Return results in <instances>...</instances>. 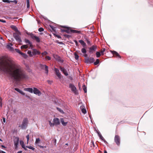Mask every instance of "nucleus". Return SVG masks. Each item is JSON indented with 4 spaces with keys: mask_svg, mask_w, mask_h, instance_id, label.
Here are the masks:
<instances>
[{
    "mask_svg": "<svg viewBox=\"0 0 153 153\" xmlns=\"http://www.w3.org/2000/svg\"><path fill=\"white\" fill-rule=\"evenodd\" d=\"M101 55V54L100 52H96V55L97 57H99Z\"/></svg>",
    "mask_w": 153,
    "mask_h": 153,
    "instance_id": "obj_24",
    "label": "nucleus"
},
{
    "mask_svg": "<svg viewBox=\"0 0 153 153\" xmlns=\"http://www.w3.org/2000/svg\"><path fill=\"white\" fill-rule=\"evenodd\" d=\"M0 141H2L0 139Z\"/></svg>",
    "mask_w": 153,
    "mask_h": 153,
    "instance_id": "obj_53",
    "label": "nucleus"
},
{
    "mask_svg": "<svg viewBox=\"0 0 153 153\" xmlns=\"http://www.w3.org/2000/svg\"><path fill=\"white\" fill-rule=\"evenodd\" d=\"M60 70L62 71L64 74L65 76H67L68 74L66 71L62 67H60Z\"/></svg>",
    "mask_w": 153,
    "mask_h": 153,
    "instance_id": "obj_8",
    "label": "nucleus"
},
{
    "mask_svg": "<svg viewBox=\"0 0 153 153\" xmlns=\"http://www.w3.org/2000/svg\"><path fill=\"white\" fill-rule=\"evenodd\" d=\"M51 127H52L54 125H58L60 124V120L57 117H55L53 119V123L51 120L48 121Z\"/></svg>",
    "mask_w": 153,
    "mask_h": 153,
    "instance_id": "obj_2",
    "label": "nucleus"
},
{
    "mask_svg": "<svg viewBox=\"0 0 153 153\" xmlns=\"http://www.w3.org/2000/svg\"><path fill=\"white\" fill-rule=\"evenodd\" d=\"M0 71L9 74L16 79L25 77L19 67L15 64L12 59L8 57L5 58L0 61Z\"/></svg>",
    "mask_w": 153,
    "mask_h": 153,
    "instance_id": "obj_1",
    "label": "nucleus"
},
{
    "mask_svg": "<svg viewBox=\"0 0 153 153\" xmlns=\"http://www.w3.org/2000/svg\"><path fill=\"white\" fill-rule=\"evenodd\" d=\"M104 153H107V152H106V151H105H105H104Z\"/></svg>",
    "mask_w": 153,
    "mask_h": 153,
    "instance_id": "obj_49",
    "label": "nucleus"
},
{
    "mask_svg": "<svg viewBox=\"0 0 153 153\" xmlns=\"http://www.w3.org/2000/svg\"><path fill=\"white\" fill-rule=\"evenodd\" d=\"M45 59L46 60H50L51 59V58L49 56H46L45 57Z\"/></svg>",
    "mask_w": 153,
    "mask_h": 153,
    "instance_id": "obj_38",
    "label": "nucleus"
},
{
    "mask_svg": "<svg viewBox=\"0 0 153 153\" xmlns=\"http://www.w3.org/2000/svg\"><path fill=\"white\" fill-rule=\"evenodd\" d=\"M29 47H30V45H24L21 46V48L22 49H26L27 48Z\"/></svg>",
    "mask_w": 153,
    "mask_h": 153,
    "instance_id": "obj_13",
    "label": "nucleus"
},
{
    "mask_svg": "<svg viewBox=\"0 0 153 153\" xmlns=\"http://www.w3.org/2000/svg\"><path fill=\"white\" fill-rule=\"evenodd\" d=\"M2 1L4 2H6L7 3H10V2H13L11 1H9V0H2Z\"/></svg>",
    "mask_w": 153,
    "mask_h": 153,
    "instance_id": "obj_25",
    "label": "nucleus"
},
{
    "mask_svg": "<svg viewBox=\"0 0 153 153\" xmlns=\"http://www.w3.org/2000/svg\"><path fill=\"white\" fill-rule=\"evenodd\" d=\"M79 42L83 47L85 46L86 44L82 40H80L79 41Z\"/></svg>",
    "mask_w": 153,
    "mask_h": 153,
    "instance_id": "obj_17",
    "label": "nucleus"
},
{
    "mask_svg": "<svg viewBox=\"0 0 153 153\" xmlns=\"http://www.w3.org/2000/svg\"><path fill=\"white\" fill-rule=\"evenodd\" d=\"M57 109L59 112H60L62 114H64V111H63L60 108H57Z\"/></svg>",
    "mask_w": 153,
    "mask_h": 153,
    "instance_id": "obj_21",
    "label": "nucleus"
},
{
    "mask_svg": "<svg viewBox=\"0 0 153 153\" xmlns=\"http://www.w3.org/2000/svg\"><path fill=\"white\" fill-rule=\"evenodd\" d=\"M15 90L18 92H19L22 95H25V93H24L23 92H22V91H21L18 88H15Z\"/></svg>",
    "mask_w": 153,
    "mask_h": 153,
    "instance_id": "obj_16",
    "label": "nucleus"
},
{
    "mask_svg": "<svg viewBox=\"0 0 153 153\" xmlns=\"http://www.w3.org/2000/svg\"><path fill=\"white\" fill-rule=\"evenodd\" d=\"M80 108L81 109L82 113L84 114H85L86 113V111L85 109L84 108V107L83 106H81L80 107Z\"/></svg>",
    "mask_w": 153,
    "mask_h": 153,
    "instance_id": "obj_14",
    "label": "nucleus"
},
{
    "mask_svg": "<svg viewBox=\"0 0 153 153\" xmlns=\"http://www.w3.org/2000/svg\"><path fill=\"white\" fill-rule=\"evenodd\" d=\"M22 151H19V152H18L17 153H22Z\"/></svg>",
    "mask_w": 153,
    "mask_h": 153,
    "instance_id": "obj_47",
    "label": "nucleus"
},
{
    "mask_svg": "<svg viewBox=\"0 0 153 153\" xmlns=\"http://www.w3.org/2000/svg\"><path fill=\"white\" fill-rule=\"evenodd\" d=\"M75 58L76 59H77L78 58L79 56L76 53H74Z\"/></svg>",
    "mask_w": 153,
    "mask_h": 153,
    "instance_id": "obj_32",
    "label": "nucleus"
},
{
    "mask_svg": "<svg viewBox=\"0 0 153 153\" xmlns=\"http://www.w3.org/2000/svg\"><path fill=\"white\" fill-rule=\"evenodd\" d=\"M42 68H45V72L46 73H48V67L46 66V65H43L42 66Z\"/></svg>",
    "mask_w": 153,
    "mask_h": 153,
    "instance_id": "obj_19",
    "label": "nucleus"
},
{
    "mask_svg": "<svg viewBox=\"0 0 153 153\" xmlns=\"http://www.w3.org/2000/svg\"><path fill=\"white\" fill-rule=\"evenodd\" d=\"M112 53L114 56H117L120 57V56L119 54L116 51H112Z\"/></svg>",
    "mask_w": 153,
    "mask_h": 153,
    "instance_id": "obj_15",
    "label": "nucleus"
},
{
    "mask_svg": "<svg viewBox=\"0 0 153 153\" xmlns=\"http://www.w3.org/2000/svg\"><path fill=\"white\" fill-rule=\"evenodd\" d=\"M99 63V60L98 59H97L96 61L94 62V64L95 65H97Z\"/></svg>",
    "mask_w": 153,
    "mask_h": 153,
    "instance_id": "obj_29",
    "label": "nucleus"
},
{
    "mask_svg": "<svg viewBox=\"0 0 153 153\" xmlns=\"http://www.w3.org/2000/svg\"><path fill=\"white\" fill-rule=\"evenodd\" d=\"M23 123L25 124V125H26V124H27L26 123H24V122Z\"/></svg>",
    "mask_w": 153,
    "mask_h": 153,
    "instance_id": "obj_51",
    "label": "nucleus"
},
{
    "mask_svg": "<svg viewBox=\"0 0 153 153\" xmlns=\"http://www.w3.org/2000/svg\"><path fill=\"white\" fill-rule=\"evenodd\" d=\"M11 27L12 29L15 30V31H17V29L15 26L12 25L11 26Z\"/></svg>",
    "mask_w": 153,
    "mask_h": 153,
    "instance_id": "obj_23",
    "label": "nucleus"
},
{
    "mask_svg": "<svg viewBox=\"0 0 153 153\" xmlns=\"http://www.w3.org/2000/svg\"><path fill=\"white\" fill-rule=\"evenodd\" d=\"M24 90L25 91H28L31 93H32L33 91V89L30 88H24Z\"/></svg>",
    "mask_w": 153,
    "mask_h": 153,
    "instance_id": "obj_9",
    "label": "nucleus"
},
{
    "mask_svg": "<svg viewBox=\"0 0 153 153\" xmlns=\"http://www.w3.org/2000/svg\"><path fill=\"white\" fill-rule=\"evenodd\" d=\"M21 55L24 58H26L27 57V56L26 55L22 53H21Z\"/></svg>",
    "mask_w": 153,
    "mask_h": 153,
    "instance_id": "obj_27",
    "label": "nucleus"
},
{
    "mask_svg": "<svg viewBox=\"0 0 153 153\" xmlns=\"http://www.w3.org/2000/svg\"><path fill=\"white\" fill-rule=\"evenodd\" d=\"M0 21L2 22H4V21H2V20H0Z\"/></svg>",
    "mask_w": 153,
    "mask_h": 153,
    "instance_id": "obj_50",
    "label": "nucleus"
},
{
    "mask_svg": "<svg viewBox=\"0 0 153 153\" xmlns=\"http://www.w3.org/2000/svg\"><path fill=\"white\" fill-rule=\"evenodd\" d=\"M27 53L30 56H32L33 55V53H32L31 51H28Z\"/></svg>",
    "mask_w": 153,
    "mask_h": 153,
    "instance_id": "obj_31",
    "label": "nucleus"
},
{
    "mask_svg": "<svg viewBox=\"0 0 153 153\" xmlns=\"http://www.w3.org/2000/svg\"><path fill=\"white\" fill-rule=\"evenodd\" d=\"M94 61V59L93 58H91L89 60V62L91 63L93 62Z\"/></svg>",
    "mask_w": 153,
    "mask_h": 153,
    "instance_id": "obj_35",
    "label": "nucleus"
},
{
    "mask_svg": "<svg viewBox=\"0 0 153 153\" xmlns=\"http://www.w3.org/2000/svg\"><path fill=\"white\" fill-rule=\"evenodd\" d=\"M0 153H6L4 151H0Z\"/></svg>",
    "mask_w": 153,
    "mask_h": 153,
    "instance_id": "obj_46",
    "label": "nucleus"
},
{
    "mask_svg": "<svg viewBox=\"0 0 153 153\" xmlns=\"http://www.w3.org/2000/svg\"><path fill=\"white\" fill-rule=\"evenodd\" d=\"M96 48L94 46H92L90 48L89 51L90 52H92Z\"/></svg>",
    "mask_w": 153,
    "mask_h": 153,
    "instance_id": "obj_18",
    "label": "nucleus"
},
{
    "mask_svg": "<svg viewBox=\"0 0 153 153\" xmlns=\"http://www.w3.org/2000/svg\"><path fill=\"white\" fill-rule=\"evenodd\" d=\"M37 41H39V39H38V38H37Z\"/></svg>",
    "mask_w": 153,
    "mask_h": 153,
    "instance_id": "obj_52",
    "label": "nucleus"
},
{
    "mask_svg": "<svg viewBox=\"0 0 153 153\" xmlns=\"http://www.w3.org/2000/svg\"><path fill=\"white\" fill-rule=\"evenodd\" d=\"M82 88L84 91L85 93H86L87 92V90H86V88L85 85H83L82 86Z\"/></svg>",
    "mask_w": 153,
    "mask_h": 153,
    "instance_id": "obj_22",
    "label": "nucleus"
},
{
    "mask_svg": "<svg viewBox=\"0 0 153 153\" xmlns=\"http://www.w3.org/2000/svg\"><path fill=\"white\" fill-rule=\"evenodd\" d=\"M69 88L71 89V90L74 93L76 92V87L71 84H70L69 85Z\"/></svg>",
    "mask_w": 153,
    "mask_h": 153,
    "instance_id": "obj_5",
    "label": "nucleus"
},
{
    "mask_svg": "<svg viewBox=\"0 0 153 153\" xmlns=\"http://www.w3.org/2000/svg\"><path fill=\"white\" fill-rule=\"evenodd\" d=\"M115 140L117 144L119 143V138L118 136H116L115 138Z\"/></svg>",
    "mask_w": 153,
    "mask_h": 153,
    "instance_id": "obj_12",
    "label": "nucleus"
},
{
    "mask_svg": "<svg viewBox=\"0 0 153 153\" xmlns=\"http://www.w3.org/2000/svg\"><path fill=\"white\" fill-rule=\"evenodd\" d=\"M105 49H103V50H102L101 51H100V53H101V55H103V52H104L105 51Z\"/></svg>",
    "mask_w": 153,
    "mask_h": 153,
    "instance_id": "obj_36",
    "label": "nucleus"
},
{
    "mask_svg": "<svg viewBox=\"0 0 153 153\" xmlns=\"http://www.w3.org/2000/svg\"><path fill=\"white\" fill-rule=\"evenodd\" d=\"M40 53V52L34 49L33 51V54H39Z\"/></svg>",
    "mask_w": 153,
    "mask_h": 153,
    "instance_id": "obj_11",
    "label": "nucleus"
},
{
    "mask_svg": "<svg viewBox=\"0 0 153 153\" xmlns=\"http://www.w3.org/2000/svg\"><path fill=\"white\" fill-rule=\"evenodd\" d=\"M40 141V140L39 138H36V139L35 143L36 144L38 143Z\"/></svg>",
    "mask_w": 153,
    "mask_h": 153,
    "instance_id": "obj_28",
    "label": "nucleus"
},
{
    "mask_svg": "<svg viewBox=\"0 0 153 153\" xmlns=\"http://www.w3.org/2000/svg\"><path fill=\"white\" fill-rule=\"evenodd\" d=\"M27 8H28L29 7V3L28 0H27Z\"/></svg>",
    "mask_w": 153,
    "mask_h": 153,
    "instance_id": "obj_39",
    "label": "nucleus"
},
{
    "mask_svg": "<svg viewBox=\"0 0 153 153\" xmlns=\"http://www.w3.org/2000/svg\"><path fill=\"white\" fill-rule=\"evenodd\" d=\"M1 146L2 148H5V147L3 145H2Z\"/></svg>",
    "mask_w": 153,
    "mask_h": 153,
    "instance_id": "obj_48",
    "label": "nucleus"
},
{
    "mask_svg": "<svg viewBox=\"0 0 153 153\" xmlns=\"http://www.w3.org/2000/svg\"><path fill=\"white\" fill-rule=\"evenodd\" d=\"M3 122H4V123H5L6 122V121H5V118H3Z\"/></svg>",
    "mask_w": 153,
    "mask_h": 153,
    "instance_id": "obj_45",
    "label": "nucleus"
},
{
    "mask_svg": "<svg viewBox=\"0 0 153 153\" xmlns=\"http://www.w3.org/2000/svg\"><path fill=\"white\" fill-rule=\"evenodd\" d=\"M54 58H55L56 59H57L58 60H59V59H58L57 58V57H58V56L56 55L54 56H53Z\"/></svg>",
    "mask_w": 153,
    "mask_h": 153,
    "instance_id": "obj_44",
    "label": "nucleus"
},
{
    "mask_svg": "<svg viewBox=\"0 0 153 153\" xmlns=\"http://www.w3.org/2000/svg\"><path fill=\"white\" fill-rule=\"evenodd\" d=\"M16 39V40L18 41L19 43H20L21 42L20 39L19 38H18L17 39V38Z\"/></svg>",
    "mask_w": 153,
    "mask_h": 153,
    "instance_id": "obj_42",
    "label": "nucleus"
},
{
    "mask_svg": "<svg viewBox=\"0 0 153 153\" xmlns=\"http://www.w3.org/2000/svg\"><path fill=\"white\" fill-rule=\"evenodd\" d=\"M16 51L19 53L20 54H21L22 52H21L19 50H18L17 49H15Z\"/></svg>",
    "mask_w": 153,
    "mask_h": 153,
    "instance_id": "obj_37",
    "label": "nucleus"
},
{
    "mask_svg": "<svg viewBox=\"0 0 153 153\" xmlns=\"http://www.w3.org/2000/svg\"><path fill=\"white\" fill-rule=\"evenodd\" d=\"M19 139L18 138H16L14 142V146L16 149H17V145L19 143Z\"/></svg>",
    "mask_w": 153,
    "mask_h": 153,
    "instance_id": "obj_6",
    "label": "nucleus"
},
{
    "mask_svg": "<svg viewBox=\"0 0 153 153\" xmlns=\"http://www.w3.org/2000/svg\"><path fill=\"white\" fill-rule=\"evenodd\" d=\"M26 137L27 139V144H28V143L29 138V135H28L27 136H26Z\"/></svg>",
    "mask_w": 153,
    "mask_h": 153,
    "instance_id": "obj_30",
    "label": "nucleus"
},
{
    "mask_svg": "<svg viewBox=\"0 0 153 153\" xmlns=\"http://www.w3.org/2000/svg\"><path fill=\"white\" fill-rule=\"evenodd\" d=\"M60 121L62 124L63 126H66L68 124V121L66 120L65 119L61 118L60 119Z\"/></svg>",
    "mask_w": 153,
    "mask_h": 153,
    "instance_id": "obj_3",
    "label": "nucleus"
},
{
    "mask_svg": "<svg viewBox=\"0 0 153 153\" xmlns=\"http://www.w3.org/2000/svg\"><path fill=\"white\" fill-rule=\"evenodd\" d=\"M55 71L57 76L59 78H61V75L59 72V70L56 68H55Z\"/></svg>",
    "mask_w": 153,
    "mask_h": 153,
    "instance_id": "obj_7",
    "label": "nucleus"
},
{
    "mask_svg": "<svg viewBox=\"0 0 153 153\" xmlns=\"http://www.w3.org/2000/svg\"><path fill=\"white\" fill-rule=\"evenodd\" d=\"M1 39H2V37H1Z\"/></svg>",
    "mask_w": 153,
    "mask_h": 153,
    "instance_id": "obj_54",
    "label": "nucleus"
},
{
    "mask_svg": "<svg viewBox=\"0 0 153 153\" xmlns=\"http://www.w3.org/2000/svg\"><path fill=\"white\" fill-rule=\"evenodd\" d=\"M99 137L100 139L103 141H104V139L103 137H102V135L100 134H99Z\"/></svg>",
    "mask_w": 153,
    "mask_h": 153,
    "instance_id": "obj_33",
    "label": "nucleus"
},
{
    "mask_svg": "<svg viewBox=\"0 0 153 153\" xmlns=\"http://www.w3.org/2000/svg\"><path fill=\"white\" fill-rule=\"evenodd\" d=\"M33 92L34 94L39 96L41 94V92L36 88H33Z\"/></svg>",
    "mask_w": 153,
    "mask_h": 153,
    "instance_id": "obj_4",
    "label": "nucleus"
},
{
    "mask_svg": "<svg viewBox=\"0 0 153 153\" xmlns=\"http://www.w3.org/2000/svg\"><path fill=\"white\" fill-rule=\"evenodd\" d=\"M82 52L83 53H86V51L85 49L83 48L82 49Z\"/></svg>",
    "mask_w": 153,
    "mask_h": 153,
    "instance_id": "obj_34",
    "label": "nucleus"
},
{
    "mask_svg": "<svg viewBox=\"0 0 153 153\" xmlns=\"http://www.w3.org/2000/svg\"><path fill=\"white\" fill-rule=\"evenodd\" d=\"M47 54V53L46 52H45L42 53V55L43 56H44L45 55H46Z\"/></svg>",
    "mask_w": 153,
    "mask_h": 153,
    "instance_id": "obj_40",
    "label": "nucleus"
},
{
    "mask_svg": "<svg viewBox=\"0 0 153 153\" xmlns=\"http://www.w3.org/2000/svg\"><path fill=\"white\" fill-rule=\"evenodd\" d=\"M25 42L26 43H28V44L27 45H30V47H31L32 45L28 40L27 39H25Z\"/></svg>",
    "mask_w": 153,
    "mask_h": 153,
    "instance_id": "obj_20",
    "label": "nucleus"
},
{
    "mask_svg": "<svg viewBox=\"0 0 153 153\" xmlns=\"http://www.w3.org/2000/svg\"><path fill=\"white\" fill-rule=\"evenodd\" d=\"M26 147L27 148H28L29 149H32L33 150H34L35 149L34 148H33V147L31 146H26Z\"/></svg>",
    "mask_w": 153,
    "mask_h": 153,
    "instance_id": "obj_26",
    "label": "nucleus"
},
{
    "mask_svg": "<svg viewBox=\"0 0 153 153\" xmlns=\"http://www.w3.org/2000/svg\"><path fill=\"white\" fill-rule=\"evenodd\" d=\"M1 102H2V99L0 97V105L1 106H2Z\"/></svg>",
    "mask_w": 153,
    "mask_h": 153,
    "instance_id": "obj_43",
    "label": "nucleus"
},
{
    "mask_svg": "<svg viewBox=\"0 0 153 153\" xmlns=\"http://www.w3.org/2000/svg\"><path fill=\"white\" fill-rule=\"evenodd\" d=\"M39 30L40 32L42 31L43 30V29L42 28H40L39 29Z\"/></svg>",
    "mask_w": 153,
    "mask_h": 153,
    "instance_id": "obj_41",
    "label": "nucleus"
},
{
    "mask_svg": "<svg viewBox=\"0 0 153 153\" xmlns=\"http://www.w3.org/2000/svg\"><path fill=\"white\" fill-rule=\"evenodd\" d=\"M20 143L21 145L22 146V147L24 148L25 150H26V149L25 147L24 142L23 141L20 140Z\"/></svg>",
    "mask_w": 153,
    "mask_h": 153,
    "instance_id": "obj_10",
    "label": "nucleus"
}]
</instances>
